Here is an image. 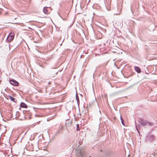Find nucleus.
I'll return each instance as SVG.
<instances>
[{
	"label": "nucleus",
	"mask_w": 157,
	"mask_h": 157,
	"mask_svg": "<svg viewBox=\"0 0 157 157\" xmlns=\"http://www.w3.org/2000/svg\"><path fill=\"white\" fill-rule=\"evenodd\" d=\"M146 139L150 142H152L155 140V137L153 135L148 134L146 136Z\"/></svg>",
	"instance_id": "obj_1"
},
{
	"label": "nucleus",
	"mask_w": 157,
	"mask_h": 157,
	"mask_svg": "<svg viewBox=\"0 0 157 157\" xmlns=\"http://www.w3.org/2000/svg\"><path fill=\"white\" fill-rule=\"evenodd\" d=\"M139 123L141 126L144 127L147 125V121L142 119H140L139 121Z\"/></svg>",
	"instance_id": "obj_2"
},
{
	"label": "nucleus",
	"mask_w": 157,
	"mask_h": 157,
	"mask_svg": "<svg viewBox=\"0 0 157 157\" xmlns=\"http://www.w3.org/2000/svg\"><path fill=\"white\" fill-rule=\"evenodd\" d=\"M10 83L14 86H17L18 85L19 83L14 79H12L10 80Z\"/></svg>",
	"instance_id": "obj_3"
},
{
	"label": "nucleus",
	"mask_w": 157,
	"mask_h": 157,
	"mask_svg": "<svg viewBox=\"0 0 157 157\" xmlns=\"http://www.w3.org/2000/svg\"><path fill=\"white\" fill-rule=\"evenodd\" d=\"M14 35H11L10 34H9V35L8 36L7 38L6 41L8 42H10L13 40L14 38Z\"/></svg>",
	"instance_id": "obj_4"
},
{
	"label": "nucleus",
	"mask_w": 157,
	"mask_h": 157,
	"mask_svg": "<svg viewBox=\"0 0 157 157\" xmlns=\"http://www.w3.org/2000/svg\"><path fill=\"white\" fill-rule=\"evenodd\" d=\"M77 155L79 157H83V152L80 149H78L77 150Z\"/></svg>",
	"instance_id": "obj_5"
},
{
	"label": "nucleus",
	"mask_w": 157,
	"mask_h": 157,
	"mask_svg": "<svg viewBox=\"0 0 157 157\" xmlns=\"http://www.w3.org/2000/svg\"><path fill=\"white\" fill-rule=\"evenodd\" d=\"M110 2L109 1H108V2H107L105 4V6L106 7V9L108 10H109L110 9Z\"/></svg>",
	"instance_id": "obj_6"
},
{
	"label": "nucleus",
	"mask_w": 157,
	"mask_h": 157,
	"mask_svg": "<svg viewBox=\"0 0 157 157\" xmlns=\"http://www.w3.org/2000/svg\"><path fill=\"white\" fill-rule=\"evenodd\" d=\"M134 69L138 73H140L141 72V69L138 67H135Z\"/></svg>",
	"instance_id": "obj_7"
},
{
	"label": "nucleus",
	"mask_w": 157,
	"mask_h": 157,
	"mask_svg": "<svg viewBox=\"0 0 157 157\" xmlns=\"http://www.w3.org/2000/svg\"><path fill=\"white\" fill-rule=\"evenodd\" d=\"M20 107L21 108H27L28 106L24 102H21L20 104Z\"/></svg>",
	"instance_id": "obj_8"
},
{
	"label": "nucleus",
	"mask_w": 157,
	"mask_h": 157,
	"mask_svg": "<svg viewBox=\"0 0 157 157\" xmlns=\"http://www.w3.org/2000/svg\"><path fill=\"white\" fill-rule=\"evenodd\" d=\"M8 97L10 99L11 101H13L14 102H16V101H17V99H16L15 98L13 97H12L10 95H9Z\"/></svg>",
	"instance_id": "obj_9"
},
{
	"label": "nucleus",
	"mask_w": 157,
	"mask_h": 157,
	"mask_svg": "<svg viewBox=\"0 0 157 157\" xmlns=\"http://www.w3.org/2000/svg\"><path fill=\"white\" fill-rule=\"evenodd\" d=\"M43 11L44 13L46 14H47L49 13L47 7H44Z\"/></svg>",
	"instance_id": "obj_10"
},
{
	"label": "nucleus",
	"mask_w": 157,
	"mask_h": 157,
	"mask_svg": "<svg viewBox=\"0 0 157 157\" xmlns=\"http://www.w3.org/2000/svg\"><path fill=\"white\" fill-rule=\"evenodd\" d=\"M147 125H148L150 126H153L154 125V124L153 123L150 122H149L147 121Z\"/></svg>",
	"instance_id": "obj_11"
},
{
	"label": "nucleus",
	"mask_w": 157,
	"mask_h": 157,
	"mask_svg": "<svg viewBox=\"0 0 157 157\" xmlns=\"http://www.w3.org/2000/svg\"><path fill=\"white\" fill-rule=\"evenodd\" d=\"M120 117H121V123H122V124L124 126V120H123V118L121 117V116Z\"/></svg>",
	"instance_id": "obj_12"
},
{
	"label": "nucleus",
	"mask_w": 157,
	"mask_h": 157,
	"mask_svg": "<svg viewBox=\"0 0 157 157\" xmlns=\"http://www.w3.org/2000/svg\"><path fill=\"white\" fill-rule=\"evenodd\" d=\"M80 130V129L79 128V124H77L76 125V130L77 131H79Z\"/></svg>",
	"instance_id": "obj_13"
},
{
	"label": "nucleus",
	"mask_w": 157,
	"mask_h": 157,
	"mask_svg": "<svg viewBox=\"0 0 157 157\" xmlns=\"http://www.w3.org/2000/svg\"><path fill=\"white\" fill-rule=\"evenodd\" d=\"M76 100H77V102H78H78H79V98H78V96L77 97V96H76Z\"/></svg>",
	"instance_id": "obj_14"
},
{
	"label": "nucleus",
	"mask_w": 157,
	"mask_h": 157,
	"mask_svg": "<svg viewBox=\"0 0 157 157\" xmlns=\"http://www.w3.org/2000/svg\"><path fill=\"white\" fill-rule=\"evenodd\" d=\"M136 129L138 131V132H139V130H138V128H137L136 125Z\"/></svg>",
	"instance_id": "obj_15"
},
{
	"label": "nucleus",
	"mask_w": 157,
	"mask_h": 157,
	"mask_svg": "<svg viewBox=\"0 0 157 157\" xmlns=\"http://www.w3.org/2000/svg\"><path fill=\"white\" fill-rule=\"evenodd\" d=\"M83 58V57H82V55H81V56H80V58Z\"/></svg>",
	"instance_id": "obj_16"
},
{
	"label": "nucleus",
	"mask_w": 157,
	"mask_h": 157,
	"mask_svg": "<svg viewBox=\"0 0 157 157\" xmlns=\"http://www.w3.org/2000/svg\"><path fill=\"white\" fill-rule=\"evenodd\" d=\"M40 65V66L43 67H44V66H42V65Z\"/></svg>",
	"instance_id": "obj_17"
},
{
	"label": "nucleus",
	"mask_w": 157,
	"mask_h": 157,
	"mask_svg": "<svg viewBox=\"0 0 157 157\" xmlns=\"http://www.w3.org/2000/svg\"><path fill=\"white\" fill-rule=\"evenodd\" d=\"M139 127H140V125H139Z\"/></svg>",
	"instance_id": "obj_18"
},
{
	"label": "nucleus",
	"mask_w": 157,
	"mask_h": 157,
	"mask_svg": "<svg viewBox=\"0 0 157 157\" xmlns=\"http://www.w3.org/2000/svg\"><path fill=\"white\" fill-rule=\"evenodd\" d=\"M89 157H91L90 156Z\"/></svg>",
	"instance_id": "obj_19"
},
{
	"label": "nucleus",
	"mask_w": 157,
	"mask_h": 157,
	"mask_svg": "<svg viewBox=\"0 0 157 157\" xmlns=\"http://www.w3.org/2000/svg\"><path fill=\"white\" fill-rule=\"evenodd\" d=\"M70 157H71V156H70Z\"/></svg>",
	"instance_id": "obj_20"
},
{
	"label": "nucleus",
	"mask_w": 157,
	"mask_h": 157,
	"mask_svg": "<svg viewBox=\"0 0 157 157\" xmlns=\"http://www.w3.org/2000/svg\"><path fill=\"white\" fill-rule=\"evenodd\" d=\"M30 0V1L31 0Z\"/></svg>",
	"instance_id": "obj_21"
}]
</instances>
